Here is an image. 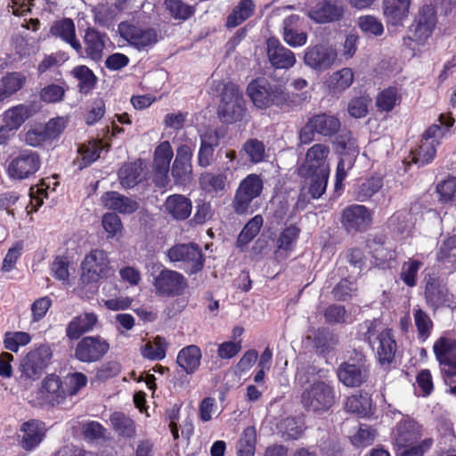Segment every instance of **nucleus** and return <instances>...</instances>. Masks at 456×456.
Returning a JSON list of instances; mask_svg holds the SVG:
<instances>
[{"label": "nucleus", "instance_id": "nucleus-1", "mask_svg": "<svg viewBox=\"0 0 456 456\" xmlns=\"http://www.w3.org/2000/svg\"><path fill=\"white\" fill-rule=\"evenodd\" d=\"M246 94L254 106L265 110L272 106L279 108L289 107L298 102L301 96L287 92L285 86L277 82H271L265 77H256L247 86Z\"/></svg>", "mask_w": 456, "mask_h": 456}, {"label": "nucleus", "instance_id": "nucleus-2", "mask_svg": "<svg viewBox=\"0 0 456 456\" xmlns=\"http://www.w3.org/2000/svg\"><path fill=\"white\" fill-rule=\"evenodd\" d=\"M424 435V428L416 419L405 417L398 421L394 428L392 439L394 444L403 451L400 456H422L432 444L431 438H424L418 443Z\"/></svg>", "mask_w": 456, "mask_h": 456}, {"label": "nucleus", "instance_id": "nucleus-3", "mask_svg": "<svg viewBox=\"0 0 456 456\" xmlns=\"http://www.w3.org/2000/svg\"><path fill=\"white\" fill-rule=\"evenodd\" d=\"M438 122L439 124H433L425 131L419 147L411 151L413 163L424 166L434 159L436 147L449 133V128L454 124V118L449 114H441Z\"/></svg>", "mask_w": 456, "mask_h": 456}, {"label": "nucleus", "instance_id": "nucleus-4", "mask_svg": "<svg viewBox=\"0 0 456 456\" xmlns=\"http://www.w3.org/2000/svg\"><path fill=\"white\" fill-rule=\"evenodd\" d=\"M300 401L305 411L322 414L336 403V391L331 383L314 380L304 389Z\"/></svg>", "mask_w": 456, "mask_h": 456}, {"label": "nucleus", "instance_id": "nucleus-5", "mask_svg": "<svg viewBox=\"0 0 456 456\" xmlns=\"http://www.w3.org/2000/svg\"><path fill=\"white\" fill-rule=\"evenodd\" d=\"M437 24V15L431 4L421 6L409 27L408 38L418 46L424 47L433 35Z\"/></svg>", "mask_w": 456, "mask_h": 456}, {"label": "nucleus", "instance_id": "nucleus-6", "mask_svg": "<svg viewBox=\"0 0 456 456\" xmlns=\"http://www.w3.org/2000/svg\"><path fill=\"white\" fill-rule=\"evenodd\" d=\"M380 322L377 320L366 321L362 323V329L366 330L363 333L364 339L372 343L376 338L379 342L377 354L379 361L381 363H389L395 357L396 351V343L394 339L392 330L385 329L379 331Z\"/></svg>", "mask_w": 456, "mask_h": 456}, {"label": "nucleus", "instance_id": "nucleus-7", "mask_svg": "<svg viewBox=\"0 0 456 456\" xmlns=\"http://www.w3.org/2000/svg\"><path fill=\"white\" fill-rule=\"evenodd\" d=\"M244 101L238 86L232 83L224 85L217 113L220 119L225 123H233L242 118Z\"/></svg>", "mask_w": 456, "mask_h": 456}, {"label": "nucleus", "instance_id": "nucleus-8", "mask_svg": "<svg viewBox=\"0 0 456 456\" xmlns=\"http://www.w3.org/2000/svg\"><path fill=\"white\" fill-rule=\"evenodd\" d=\"M263 188L264 183L258 175L250 174L242 179L232 200L235 213L244 215L249 211L252 212L251 204L261 195Z\"/></svg>", "mask_w": 456, "mask_h": 456}, {"label": "nucleus", "instance_id": "nucleus-9", "mask_svg": "<svg viewBox=\"0 0 456 456\" xmlns=\"http://www.w3.org/2000/svg\"><path fill=\"white\" fill-rule=\"evenodd\" d=\"M152 286L157 296L174 297L183 295L188 283L181 273L162 268L159 273L152 275Z\"/></svg>", "mask_w": 456, "mask_h": 456}, {"label": "nucleus", "instance_id": "nucleus-10", "mask_svg": "<svg viewBox=\"0 0 456 456\" xmlns=\"http://www.w3.org/2000/svg\"><path fill=\"white\" fill-rule=\"evenodd\" d=\"M81 269V280L86 283L98 281L113 273L108 255L102 249H93L86 255Z\"/></svg>", "mask_w": 456, "mask_h": 456}, {"label": "nucleus", "instance_id": "nucleus-11", "mask_svg": "<svg viewBox=\"0 0 456 456\" xmlns=\"http://www.w3.org/2000/svg\"><path fill=\"white\" fill-rule=\"evenodd\" d=\"M340 128V121L334 116L319 114L309 118L299 132V141L308 144L314 139V133L322 136H331Z\"/></svg>", "mask_w": 456, "mask_h": 456}, {"label": "nucleus", "instance_id": "nucleus-12", "mask_svg": "<svg viewBox=\"0 0 456 456\" xmlns=\"http://www.w3.org/2000/svg\"><path fill=\"white\" fill-rule=\"evenodd\" d=\"M330 149L325 143H315L311 146L305 153V161L298 168L299 175L307 177L313 174H330Z\"/></svg>", "mask_w": 456, "mask_h": 456}, {"label": "nucleus", "instance_id": "nucleus-13", "mask_svg": "<svg viewBox=\"0 0 456 456\" xmlns=\"http://www.w3.org/2000/svg\"><path fill=\"white\" fill-rule=\"evenodd\" d=\"M40 166L39 155L36 151L25 150L11 159L7 167V174L12 179L24 180L36 174Z\"/></svg>", "mask_w": 456, "mask_h": 456}, {"label": "nucleus", "instance_id": "nucleus-14", "mask_svg": "<svg viewBox=\"0 0 456 456\" xmlns=\"http://www.w3.org/2000/svg\"><path fill=\"white\" fill-rule=\"evenodd\" d=\"M52 358V350L47 345H41L30 350L21 361V373L27 379H38Z\"/></svg>", "mask_w": 456, "mask_h": 456}, {"label": "nucleus", "instance_id": "nucleus-15", "mask_svg": "<svg viewBox=\"0 0 456 456\" xmlns=\"http://www.w3.org/2000/svg\"><path fill=\"white\" fill-rule=\"evenodd\" d=\"M167 257L171 262H181L190 273H196L204 266V257L201 249L197 244H176L167 251Z\"/></svg>", "mask_w": 456, "mask_h": 456}, {"label": "nucleus", "instance_id": "nucleus-16", "mask_svg": "<svg viewBox=\"0 0 456 456\" xmlns=\"http://www.w3.org/2000/svg\"><path fill=\"white\" fill-rule=\"evenodd\" d=\"M337 58V50L332 45L317 44L305 49L304 63L314 70L324 71L334 65Z\"/></svg>", "mask_w": 456, "mask_h": 456}, {"label": "nucleus", "instance_id": "nucleus-17", "mask_svg": "<svg viewBox=\"0 0 456 456\" xmlns=\"http://www.w3.org/2000/svg\"><path fill=\"white\" fill-rule=\"evenodd\" d=\"M120 37L137 50L151 47L158 41L153 29L142 28L129 22H121L118 27Z\"/></svg>", "mask_w": 456, "mask_h": 456}, {"label": "nucleus", "instance_id": "nucleus-18", "mask_svg": "<svg viewBox=\"0 0 456 456\" xmlns=\"http://www.w3.org/2000/svg\"><path fill=\"white\" fill-rule=\"evenodd\" d=\"M425 298L428 305L433 310L452 307L455 305L454 297L446 285L440 279L433 276L427 279Z\"/></svg>", "mask_w": 456, "mask_h": 456}, {"label": "nucleus", "instance_id": "nucleus-19", "mask_svg": "<svg viewBox=\"0 0 456 456\" xmlns=\"http://www.w3.org/2000/svg\"><path fill=\"white\" fill-rule=\"evenodd\" d=\"M193 151L194 143L190 140L181 143L176 149V156L171 172L180 183H188L191 179Z\"/></svg>", "mask_w": 456, "mask_h": 456}, {"label": "nucleus", "instance_id": "nucleus-20", "mask_svg": "<svg viewBox=\"0 0 456 456\" xmlns=\"http://www.w3.org/2000/svg\"><path fill=\"white\" fill-rule=\"evenodd\" d=\"M109 348L108 342L100 337H85L77 344L75 357L82 362H94L101 360Z\"/></svg>", "mask_w": 456, "mask_h": 456}, {"label": "nucleus", "instance_id": "nucleus-21", "mask_svg": "<svg viewBox=\"0 0 456 456\" xmlns=\"http://www.w3.org/2000/svg\"><path fill=\"white\" fill-rule=\"evenodd\" d=\"M366 360L361 355L357 360H349L338 369V378L346 387H354L362 384L368 377Z\"/></svg>", "mask_w": 456, "mask_h": 456}, {"label": "nucleus", "instance_id": "nucleus-22", "mask_svg": "<svg viewBox=\"0 0 456 456\" xmlns=\"http://www.w3.org/2000/svg\"><path fill=\"white\" fill-rule=\"evenodd\" d=\"M266 55L271 66L278 69H289L297 61L295 53L273 37L266 40Z\"/></svg>", "mask_w": 456, "mask_h": 456}, {"label": "nucleus", "instance_id": "nucleus-23", "mask_svg": "<svg viewBox=\"0 0 456 456\" xmlns=\"http://www.w3.org/2000/svg\"><path fill=\"white\" fill-rule=\"evenodd\" d=\"M341 137H346L347 142L345 141H338V143L344 149L348 150L350 152L344 153L338 164L336 170V190L340 188L342 182L347 175V171L350 170L354 163V159L357 154V149L354 140L351 137L350 134L346 133Z\"/></svg>", "mask_w": 456, "mask_h": 456}, {"label": "nucleus", "instance_id": "nucleus-24", "mask_svg": "<svg viewBox=\"0 0 456 456\" xmlns=\"http://www.w3.org/2000/svg\"><path fill=\"white\" fill-rule=\"evenodd\" d=\"M411 0H384L383 14L388 26H402L410 13Z\"/></svg>", "mask_w": 456, "mask_h": 456}, {"label": "nucleus", "instance_id": "nucleus-25", "mask_svg": "<svg viewBox=\"0 0 456 456\" xmlns=\"http://www.w3.org/2000/svg\"><path fill=\"white\" fill-rule=\"evenodd\" d=\"M40 394L42 400L52 405L61 403L68 396L61 379L54 374L45 378L42 382Z\"/></svg>", "mask_w": 456, "mask_h": 456}, {"label": "nucleus", "instance_id": "nucleus-26", "mask_svg": "<svg viewBox=\"0 0 456 456\" xmlns=\"http://www.w3.org/2000/svg\"><path fill=\"white\" fill-rule=\"evenodd\" d=\"M51 34L69 45L79 55L82 54V45L76 37V26L69 18L55 21L50 28Z\"/></svg>", "mask_w": 456, "mask_h": 456}, {"label": "nucleus", "instance_id": "nucleus-27", "mask_svg": "<svg viewBox=\"0 0 456 456\" xmlns=\"http://www.w3.org/2000/svg\"><path fill=\"white\" fill-rule=\"evenodd\" d=\"M282 38L284 42L293 47H301L307 42V34L300 29V18L298 15H290L283 20Z\"/></svg>", "mask_w": 456, "mask_h": 456}, {"label": "nucleus", "instance_id": "nucleus-28", "mask_svg": "<svg viewBox=\"0 0 456 456\" xmlns=\"http://www.w3.org/2000/svg\"><path fill=\"white\" fill-rule=\"evenodd\" d=\"M343 222L348 230H365L371 223V216L365 206L353 205L343 212Z\"/></svg>", "mask_w": 456, "mask_h": 456}, {"label": "nucleus", "instance_id": "nucleus-29", "mask_svg": "<svg viewBox=\"0 0 456 456\" xmlns=\"http://www.w3.org/2000/svg\"><path fill=\"white\" fill-rule=\"evenodd\" d=\"M20 431L22 432V448L32 450L43 441L45 435V426L40 420L30 419L21 425Z\"/></svg>", "mask_w": 456, "mask_h": 456}, {"label": "nucleus", "instance_id": "nucleus-30", "mask_svg": "<svg viewBox=\"0 0 456 456\" xmlns=\"http://www.w3.org/2000/svg\"><path fill=\"white\" fill-rule=\"evenodd\" d=\"M344 8L337 2H324L308 12V17L316 23H329L339 20Z\"/></svg>", "mask_w": 456, "mask_h": 456}, {"label": "nucleus", "instance_id": "nucleus-31", "mask_svg": "<svg viewBox=\"0 0 456 456\" xmlns=\"http://www.w3.org/2000/svg\"><path fill=\"white\" fill-rule=\"evenodd\" d=\"M101 201L105 208L117 211L123 215L135 212L139 204L136 200L127 198L117 191H108L101 197Z\"/></svg>", "mask_w": 456, "mask_h": 456}, {"label": "nucleus", "instance_id": "nucleus-32", "mask_svg": "<svg viewBox=\"0 0 456 456\" xmlns=\"http://www.w3.org/2000/svg\"><path fill=\"white\" fill-rule=\"evenodd\" d=\"M165 211L175 220L187 219L192 209L191 201L187 197L181 194H173L167 198Z\"/></svg>", "mask_w": 456, "mask_h": 456}, {"label": "nucleus", "instance_id": "nucleus-33", "mask_svg": "<svg viewBox=\"0 0 456 456\" xmlns=\"http://www.w3.org/2000/svg\"><path fill=\"white\" fill-rule=\"evenodd\" d=\"M202 353L195 345L182 348L176 357L178 366L188 375L195 373L200 366Z\"/></svg>", "mask_w": 456, "mask_h": 456}, {"label": "nucleus", "instance_id": "nucleus-34", "mask_svg": "<svg viewBox=\"0 0 456 456\" xmlns=\"http://www.w3.org/2000/svg\"><path fill=\"white\" fill-rule=\"evenodd\" d=\"M31 116V108L19 104L5 110L0 117V121L13 134Z\"/></svg>", "mask_w": 456, "mask_h": 456}, {"label": "nucleus", "instance_id": "nucleus-35", "mask_svg": "<svg viewBox=\"0 0 456 456\" xmlns=\"http://www.w3.org/2000/svg\"><path fill=\"white\" fill-rule=\"evenodd\" d=\"M300 233V229L296 225L286 227L280 234L275 250V257L277 259H284L293 251L295 244Z\"/></svg>", "mask_w": 456, "mask_h": 456}, {"label": "nucleus", "instance_id": "nucleus-36", "mask_svg": "<svg viewBox=\"0 0 456 456\" xmlns=\"http://www.w3.org/2000/svg\"><path fill=\"white\" fill-rule=\"evenodd\" d=\"M98 319L93 313H86L72 319L66 329L69 339H77L82 334L90 331L95 326Z\"/></svg>", "mask_w": 456, "mask_h": 456}, {"label": "nucleus", "instance_id": "nucleus-37", "mask_svg": "<svg viewBox=\"0 0 456 456\" xmlns=\"http://www.w3.org/2000/svg\"><path fill=\"white\" fill-rule=\"evenodd\" d=\"M105 35L99 31L88 28L85 35L86 53L93 61H99L102 57L105 47Z\"/></svg>", "mask_w": 456, "mask_h": 456}, {"label": "nucleus", "instance_id": "nucleus-38", "mask_svg": "<svg viewBox=\"0 0 456 456\" xmlns=\"http://www.w3.org/2000/svg\"><path fill=\"white\" fill-rule=\"evenodd\" d=\"M354 81V72L350 68H343L333 72L325 81L329 91L332 94H340L347 89Z\"/></svg>", "mask_w": 456, "mask_h": 456}, {"label": "nucleus", "instance_id": "nucleus-39", "mask_svg": "<svg viewBox=\"0 0 456 456\" xmlns=\"http://www.w3.org/2000/svg\"><path fill=\"white\" fill-rule=\"evenodd\" d=\"M102 150L101 142L94 141L81 144L78 149V157L76 159L75 165L79 169H83L100 158Z\"/></svg>", "mask_w": 456, "mask_h": 456}, {"label": "nucleus", "instance_id": "nucleus-40", "mask_svg": "<svg viewBox=\"0 0 456 456\" xmlns=\"http://www.w3.org/2000/svg\"><path fill=\"white\" fill-rule=\"evenodd\" d=\"M199 182L200 188L208 193H223L227 185V175L206 172L200 176Z\"/></svg>", "mask_w": 456, "mask_h": 456}, {"label": "nucleus", "instance_id": "nucleus-41", "mask_svg": "<svg viewBox=\"0 0 456 456\" xmlns=\"http://www.w3.org/2000/svg\"><path fill=\"white\" fill-rule=\"evenodd\" d=\"M112 429L119 436L132 438L135 436V424L134 420L122 412H114L110 417Z\"/></svg>", "mask_w": 456, "mask_h": 456}, {"label": "nucleus", "instance_id": "nucleus-42", "mask_svg": "<svg viewBox=\"0 0 456 456\" xmlns=\"http://www.w3.org/2000/svg\"><path fill=\"white\" fill-rule=\"evenodd\" d=\"M142 172V162H132L124 164L118 171V178L124 188L134 187L141 179Z\"/></svg>", "mask_w": 456, "mask_h": 456}, {"label": "nucleus", "instance_id": "nucleus-43", "mask_svg": "<svg viewBox=\"0 0 456 456\" xmlns=\"http://www.w3.org/2000/svg\"><path fill=\"white\" fill-rule=\"evenodd\" d=\"M26 81V76L20 72L8 73L1 79L0 93L6 100L20 91L24 86Z\"/></svg>", "mask_w": 456, "mask_h": 456}, {"label": "nucleus", "instance_id": "nucleus-44", "mask_svg": "<svg viewBox=\"0 0 456 456\" xmlns=\"http://www.w3.org/2000/svg\"><path fill=\"white\" fill-rule=\"evenodd\" d=\"M255 11V4L252 0H241L228 15L226 25L229 28H235L248 19Z\"/></svg>", "mask_w": 456, "mask_h": 456}, {"label": "nucleus", "instance_id": "nucleus-45", "mask_svg": "<svg viewBox=\"0 0 456 456\" xmlns=\"http://www.w3.org/2000/svg\"><path fill=\"white\" fill-rule=\"evenodd\" d=\"M71 75L78 81L77 87L82 94L90 93L96 86V76L85 65H78L73 68Z\"/></svg>", "mask_w": 456, "mask_h": 456}, {"label": "nucleus", "instance_id": "nucleus-46", "mask_svg": "<svg viewBox=\"0 0 456 456\" xmlns=\"http://www.w3.org/2000/svg\"><path fill=\"white\" fill-rule=\"evenodd\" d=\"M174 156L169 142H162L154 152V167L158 173L166 175L169 170L170 161Z\"/></svg>", "mask_w": 456, "mask_h": 456}, {"label": "nucleus", "instance_id": "nucleus-47", "mask_svg": "<svg viewBox=\"0 0 456 456\" xmlns=\"http://www.w3.org/2000/svg\"><path fill=\"white\" fill-rule=\"evenodd\" d=\"M433 350L436 360L442 364L456 356V338L441 337L434 343Z\"/></svg>", "mask_w": 456, "mask_h": 456}, {"label": "nucleus", "instance_id": "nucleus-48", "mask_svg": "<svg viewBox=\"0 0 456 456\" xmlns=\"http://www.w3.org/2000/svg\"><path fill=\"white\" fill-rule=\"evenodd\" d=\"M167 346V340L157 336L153 342H148L142 347V354L149 360L159 361L166 357Z\"/></svg>", "mask_w": 456, "mask_h": 456}, {"label": "nucleus", "instance_id": "nucleus-49", "mask_svg": "<svg viewBox=\"0 0 456 456\" xmlns=\"http://www.w3.org/2000/svg\"><path fill=\"white\" fill-rule=\"evenodd\" d=\"M256 433L253 427H248L242 432L237 444L238 456H254L256 451Z\"/></svg>", "mask_w": 456, "mask_h": 456}, {"label": "nucleus", "instance_id": "nucleus-50", "mask_svg": "<svg viewBox=\"0 0 456 456\" xmlns=\"http://www.w3.org/2000/svg\"><path fill=\"white\" fill-rule=\"evenodd\" d=\"M264 223L262 216L256 215L252 217L243 227L237 239V245L240 247L249 243L259 232Z\"/></svg>", "mask_w": 456, "mask_h": 456}, {"label": "nucleus", "instance_id": "nucleus-51", "mask_svg": "<svg viewBox=\"0 0 456 456\" xmlns=\"http://www.w3.org/2000/svg\"><path fill=\"white\" fill-rule=\"evenodd\" d=\"M314 335V346L321 354L333 350L338 342L337 337L327 329H318Z\"/></svg>", "mask_w": 456, "mask_h": 456}, {"label": "nucleus", "instance_id": "nucleus-52", "mask_svg": "<svg viewBox=\"0 0 456 456\" xmlns=\"http://www.w3.org/2000/svg\"><path fill=\"white\" fill-rule=\"evenodd\" d=\"M423 266L420 260L409 258L403 262L401 267L400 278L408 287H415L417 285V277L419 269Z\"/></svg>", "mask_w": 456, "mask_h": 456}, {"label": "nucleus", "instance_id": "nucleus-53", "mask_svg": "<svg viewBox=\"0 0 456 456\" xmlns=\"http://www.w3.org/2000/svg\"><path fill=\"white\" fill-rule=\"evenodd\" d=\"M400 95L398 89L395 86L381 91L376 98V106L379 111H391L394 107L399 102Z\"/></svg>", "mask_w": 456, "mask_h": 456}, {"label": "nucleus", "instance_id": "nucleus-54", "mask_svg": "<svg viewBox=\"0 0 456 456\" xmlns=\"http://www.w3.org/2000/svg\"><path fill=\"white\" fill-rule=\"evenodd\" d=\"M413 318L418 336L421 340L425 341L431 334L434 326L433 322L428 314L419 307L413 309Z\"/></svg>", "mask_w": 456, "mask_h": 456}, {"label": "nucleus", "instance_id": "nucleus-55", "mask_svg": "<svg viewBox=\"0 0 456 456\" xmlns=\"http://www.w3.org/2000/svg\"><path fill=\"white\" fill-rule=\"evenodd\" d=\"M31 341V336L25 331L6 332L4 346L7 350L18 352L20 346H27Z\"/></svg>", "mask_w": 456, "mask_h": 456}, {"label": "nucleus", "instance_id": "nucleus-56", "mask_svg": "<svg viewBox=\"0 0 456 456\" xmlns=\"http://www.w3.org/2000/svg\"><path fill=\"white\" fill-rule=\"evenodd\" d=\"M360 29L368 36L379 37L384 32L380 20L372 15H362L357 20Z\"/></svg>", "mask_w": 456, "mask_h": 456}, {"label": "nucleus", "instance_id": "nucleus-57", "mask_svg": "<svg viewBox=\"0 0 456 456\" xmlns=\"http://www.w3.org/2000/svg\"><path fill=\"white\" fill-rule=\"evenodd\" d=\"M383 186L382 178L379 176H371L364 181L359 186L357 198L361 201H364L372 197Z\"/></svg>", "mask_w": 456, "mask_h": 456}, {"label": "nucleus", "instance_id": "nucleus-58", "mask_svg": "<svg viewBox=\"0 0 456 456\" xmlns=\"http://www.w3.org/2000/svg\"><path fill=\"white\" fill-rule=\"evenodd\" d=\"M414 222L415 217L407 209L395 212L389 219L390 225L400 232L411 229L414 225Z\"/></svg>", "mask_w": 456, "mask_h": 456}, {"label": "nucleus", "instance_id": "nucleus-59", "mask_svg": "<svg viewBox=\"0 0 456 456\" xmlns=\"http://www.w3.org/2000/svg\"><path fill=\"white\" fill-rule=\"evenodd\" d=\"M242 151L248 156L249 160L253 163L263 161L265 155V145L257 139L247 141L242 147Z\"/></svg>", "mask_w": 456, "mask_h": 456}, {"label": "nucleus", "instance_id": "nucleus-60", "mask_svg": "<svg viewBox=\"0 0 456 456\" xmlns=\"http://www.w3.org/2000/svg\"><path fill=\"white\" fill-rule=\"evenodd\" d=\"M278 428L283 436L291 439H297L304 431L303 424L294 418H286L282 419L280 422Z\"/></svg>", "mask_w": 456, "mask_h": 456}, {"label": "nucleus", "instance_id": "nucleus-61", "mask_svg": "<svg viewBox=\"0 0 456 456\" xmlns=\"http://www.w3.org/2000/svg\"><path fill=\"white\" fill-rule=\"evenodd\" d=\"M167 9L175 19L187 20L194 12L191 6L185 4L180 0H166Z\"/></svg>", "mask_w": 456, "mask_h": 456}, {"label": "nucleus", "instance_id": "nucleus-62", "mask_svg": "<svg viewBox=\"0 0 456 456\" xmlns=\"http://www.w3.org/2000/svg\"><path fill=\"white\" fill-rule=\"evenodd\" d=\"M436 191L442 201L456 204V177H451L438 183Z\"/></svg>", "mask_w": 456, "mask_h": 456}, {"label": "nucleus", "instance_id": "nucleus-63", "mask_svg": "<svg viewBox=\"0 0 456 456\" xmlns=\"http://www.w3.org/2000/svg\"><path fill=\"white\" fill-rule=\"evenodd\" d=\"M65 89L56 84H50L41 89L39 93L40 99L48 103H55L63 100Z\"/></svg>", "mask_w": 456, "mask_h": 456}, {"label": "nucleus", "instance_id": "nucleus-64", "mask_svg": "<svg viewBox=\"0 0 456 456\" xmlns=\"http://www.w3.org/2000/svg\"><path fill=\"white\" fill-rule=\"evenodd\" d=\"M102 224L108 234V238H114L118 234H120L123 229L120 218L114 213L104 214Z\"/></svg>", "mask_w": 456, "mask_h": 456}]
</instances>
